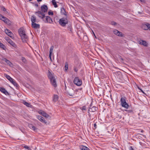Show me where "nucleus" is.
Instances as JSON below:
<instances>
[{
    "instance_id": "a18cd8bd",
    "label": "nucleus",
    "mask_w": 150,
    "mask_h": 150,
    "mask_svg": "<svg viewBox=\"0 0 150 150\" xmlns=\"http://www.w3.org/2000/svg\"><path fill=\"white\" fill-rule=\"evenodd\" d=\"M94 127L95 128V129H96L97 127V125L96 123H95L94 124Z\"/></svg>"
},
{
    "instance_id": "ea45409f",
    "label": "nucleus",
    "mask_w": 150,
    "mask_h": 150,
    "mask_svg": "<svg viewBox=\"0 0 150 150\" xmlns=\"http://www.w3.org/2000/svg\"><path fill=\"white\" fill-rule=\"evenodd\" d=\"M117 117H118L119 119H121L122 118V116L121 115H120L119 114H118V113H117Z\"/></svg>"
},
{
    "instance_id": "72a5a7b5",
    "label": "nucleus",
    "mask_w": 150,
    "mask_h": 150,
    "mask_svg": "<svg viewBox=\"0 0 150 150\" xmlns=\"http://www.w3.org/2000/svg\"><path fill=\"white\" fill-rule=\"evenodd\" d=\"M65 71H67L68 69V64L67 62L65 63Z\"/></svg>"
},
{
    "instance_id": "f3484780",
    "label": "nucleus",
    "mask_w": 150,
    "mask_h": 150,
    "mask_svg": "<svg viewBox=\"0 0 150 150\" xmlns=\"http://www.w3.org/2000/svg\"><path fill=\"white\" fill-rule=\"evenodd\" d=\"M139 43L146 47H147L148 45V43L146 41H144L142 40H140L139 41Z\"/></svg>"
},
{
    "instance_id": "f8f14e48",
    "label": "nucleus",
    "mask_w": 150,
    "mask_h": 150,
    "mask_svg": "<svg viewBox=\"0 0 150 150\" xmlns=\"http://www.w3.org/2000/svg\"><path fill=\"white\" fill-rule=\"evenodd\" d=\"M41 11L43 13L47 12L48 9L47 6L46 5H43L41 6Z\"/></svg>"
},
{
    "instance_id": "603ef678",
    "label": "nucleus",
    "mask_w": 150,
    "mask_h": 150,
    "mask_svg": "<svg viewBox=\"0 0 150 150\" xmlns=\"http://www.w3.org/2000/svg\"><path fill=\"white\" fill-rule=\"evenodd\" d=\"M141 2H143L144 1V0H140Z\"/></svg>"
},
{
    "instance_id": "dca6fc26",
    "label": "nucleus",
    "mask_w": 150,
    "mask_h": 150,
    "mask_svg": "<svg viewBox=\"0 0 150 150\" xmlns=\"http://www.w3.org/2000/svg\"><path fill=\"white\" fill-rule=\"evenodd\" d=\"M0 91L1 92L3 93L6 95H7L8 94V91L4 88H0Z\"/></svg>"
},
{
    "instance_id": "09e8293b",
    "label": "nucleus",
    "mask_w": 150,
    "mask_h": 150,
    "mask_svg": "<svg viewBox=\"0 0 150 150\" xmlns=\"http://www.w3.org/2000/svg\"><path fill=\"white\" fill-rule=\"evenodd\" d=\"M37 1L38 2L42 1V0H37Z\"/></svg>"
},
{
    "instance_id": "aec40b11",
    "label": "nucleus",
    "mask_w": 150,
    "mask_h": 150,
    "mask_svg": "<svg viewBox=\"0 0 150 150\" xmlns=\"http://www.w3.org/2000/svg\"><path fill=\"white\" fill-rule=\"evenodd\" d=\"M38 118L41 122L44 123H46V121L45 120V119L44 118V117H42V116H38Z\"/></svg>"
},
{
    "instance_id": "c756f323",
    "label": "nucleus",
    "mask_w": 150,
    "mask_h": 150,
    "mask_svg": "<svg viewBox=\"0 0 150 150\" xmlns=\"http://www.w3.org/2000/svg\"><path fill=\"white\" fill-rule=\"evenodd\" d=\"M0 47L4 50H6V47L5 46L3 43L0 42Z\"/></svg>"
},
{
    "instance_id": "393cba45",
    "label": "nucleus",
    "mask_w": 150,
    "mask_h": 150,
    "mask_svg": "<svg viewBox=\"0 0 150 150\" xmlns=\"http://www.w3.org/2000/svg\"><path fill=\"white\" fill-rule=\"evenodd\" d=\"M31 21L32 23H35L36 22V18L34 15L32 16L31 17Z\"/></svg>"
},
{
    "instance_id": "9d476101",
    "label": "nucleus",
    "mask_w": 150,
    "mask_h": 150,
    "mask_svg": "<svg viewBox=\"0 0 150 150\" xmlns=\"http://www.w3.org/2000/svg\"><path fill=\"white\" fill-rule=\"evenodd\" d=\"M43 21H44L45 23H52L53 22V21L51 18L48 16H45Z\"/></svg>"
},
{
    "instance_id": "39448f33",
    "label": "nucleus",
    "mask_w": 150,
    "mask_h": 150,
    "mask_svg": "<svg viewBox=\"0 0 150 150\" xmlns=\"http://www.w3.org/2000/svg\"><path fill=\"white\" fill-rule=\"evenodd\" d=\"M59 23L62 27H65L68 23V21L67 18H62L59 21Z\"/></svg>"
},
{
    "instance_id": "79ce46f5",
    "label": "nucleus",
    "mask_w": 150,
    "mask_h": 150,
    "mask_svg": "<svg viewBox=\"0 0 150 150\" xmlns=\"http://www.w3.org/2000/svg\"><path fill=\"white\" fill-rule=\"evenodd\" d=\"M2 10L4 11H6V9L4 7H3L2 8Z\"/></svg>"
},
{
    "instance_id": "4c0bfd02",
    "label": "nucleus",
    "mask_w": 150,
    "mask_h": 150,
    "mask_svg": "<svg viewBox=\"0 0 150 150\" xmlns=\"http://www.w3.org/2000/svg\"><path fill=\"white\" fill-rule=\"evenodd\" d=\"M48 13L49 15H53L54 14L53 12L52 11H49Z\"/></svg>"
},
{
    "instance_id": "20e7f679",
    "label": "nucleus",
    "mask_w": 150,
    "mask_h": 150,
    "mask_svg": "<svg viewBox=\"0 0 150 150\" xmlns=\"http://www.w3.org/2000/svg\"><path fill=\"white\" fill-rule=\"evenodd\" d=\"M5 76L17 88H19V85L13 79L11 78L9 75L6 74Z\"/></svg>"
},
{
    "instance_id": "f257e3e1",
    "label": "nucleus",
    "mask_w": 150,
    "mask_h": 150,
    "mask_svg": "<svg viewBox=\"0 0 150 150\" xmlns=\"http://www.w3.org/2000/svg\"><path fill=\"white\" fill-rule=\"evenodd\" d=\"M48 77L50 80L52 85L54 87H57V85L56 83V79L53 74H52L49 71L48 73Z\"/></svg>"
},
{
    "instance_id": "473e14b6",
    "label": "nucleus",
    "mask_w": 150,
    "mask_h": 150,
    "mask_svg": "<svg viewBox=\"0 0 150 150\" xmlns=\"http://www.w3.org/2000/svg\"><path fill=\"white\" fill-rule=\"evenodd\" d=\"M53 50V47H51L50 50L49 56L50 57V58H51V54H52V53Z\"/></svg>"
},
{
    "instance_id": "c85d7f7f",
    "label": "nucleus",
    "mask_w": 150,
    "mask_h": 150,
    "mask_svg": "<svg viewBox=\"0 0 150 150\" xmlns=\"http://www.w3.org/2000/svg\"><path fill=\"white\" fill-rule=\"evenodd\" d=\"M80 148L81 150H90L88 148L84 146H82Z\"/></svg>"
},
{
    "instance_id": "c03bdc74",
    "label": "nucleus",
    "mask_w": 150,
    "mask_h": 150,
    "mask_svg": "<svg viewBox=\"0 0 150 150\" xmlns=\"http://www.w3.org/2000/svg\"><path fill=\"white\" fill-rule=\"evenodd\" d=\"M74 70L76 72H77L78 71V70L76 67H75L74 68Z\"/></svg>"
},
{
    "instance_id": "4be33fe9",
    "label": "nucleus",
    "mask_w": 150,
    "mask_h": 150,
    "mask_svg": "<svg viewBox=\"0 0 150 150\" xmlns=\"http://www.w3.org/2000/svg\"><path fill=\"white\" fill-rule=\"evenodd\" d=\"M58 99V96L57 95H54L53 96V101L55 102L57 101Z\"/></svg>"
},
{
    "instance_id": "7ed1b4c3",
    "label": "nucleus",
    "mask_w": 150,
    "mask_h": 150,
    "mask_svg": "<svg viewBox=\"0 0 150 150\" xmlns=\"http://www.w3.org/2000/svg\"><path fill=\"white\" fill-rule=\"evenodd\" d=\"M126 100L127 98L125 96L122 97L120 99V102L122 106L127 109L129 107V105L126 102Z\"/></svg>"
},
{
    "instance_id": "c9c22d12",
    "label": "nucleus",
    "mask_w": 150,
    "mask_h": 150,
    "mask_svg": "<svg viewBox=\"0 0 150 150\" xmlns=\"http://www.w3.org/2000/svg\"><path fill=\"white\" fill-rule=\"evenodd\" d=\"M23 147H24V148L25 149H26L28 150H31V149L27 146H26V145L24 146H23Z\"/></svg>"
},
{
    "instance_id": "f03ea898",
    "label": "nucleus",
    "mask_w": 150,
    "mask_h": 150,
    "mask_svg": "<svg viewBox=\"0 0 150 150\" xmlns=\"http://www.w3.org/2000/svg\"><path fill=\"white\" fill-rule=\"evenodd\" d=\"M18 32L23 41V42H26L28 40V37L25 34L24 30L20 28L18 30Z\"/></svg>"
},
{
    "instance_id": "2f4dec72",
    "label": "nucleus",
    "mask_w": 150,
    "mask_h": 150,
    "mask_svg": "<svg viewBox=\"0 0 150 150\" xmlns=\"http://www.w3.org/2000/svg\"><path fill=\"white\" fill-rule=\"evenodd\" d=\"M7 19V18L3 16L1 14H0V19L4 21L5 22L4 20H6V19Z\"/></svg>"
},
{
    "instance_id": "a211bd4d",
    "label": "nucleus",
    "mask_w": 150,
    "mask_h": 150,
    "mask_svg": "<svg viewBox=\"0 0 150 150\" xmlns=\"http://www.w3.org/2000/svg\"><path fill=\"white\" fill-rule=\"evenodd\" d=\"M39 113L42 114L44 117H48L49 116V115L47 114L43 111H41L40 112H39Z\"/></svg>"
},
{
    "instance_id": "423d86ee",
    "label": "nucleus",
    "mask_w": 150,
    "mask_h": 150,
    "mask_svg": "<svg viewBox=\"0 0 150 150\" xmlns=\"http://www.w3.org/2000/svg\"><path fill=\"white\" fill-rule=\"evenodd\" d=\"M74 84L78 86H80L82 84V82L81 80L79 79V77H75L74 81Z\"/></svg>"
},
{
    "instance_id": "9b49d317",
    "label": "nucleus",
    "mask_w": 150,
    "mask_h": 150,
    "mask_svg": "<svg viewBox=\"0 0 150 150\" xmlns=\"http://www.w3.org/2000/svg\"><path fill=\"white\" fill-rule=\"evenodd\" d=\"M5 32L6 33L9 37H10L11 38H14L12 32L9 30L6 29L5 30Z\"/></svg>"
},
{
    "instance_id": "2eb2a0df",
    "label": "nucleus",
    "mask_w": 150,
    "mask_h": 150,
    "mask_svg": "<svg viewBox=\"0 0 150 150\" xmlns=\"http://www.w3.org/2000/svg\"><path fill=\"white\" fill-rule=\"evenodd\" d=\"M114 33L119 36H122V33L121 32H120V31H118V30H115L113 31Z\"/></svg>"
},
{
    "instance_id": "3c124183",
    "label": "nucleus",
    "mask_w": 150,
    "mask_h": 150,
    "mask_svg": "<svg viewBox=\"0 0 150 150\" xmlns=\"http://www.w3.org/2000/svg\"><path fill=\"white\" fill-rule=\"evenodd\" d=\"M140 90H141V91H142V92L144 93V92L142 90V89H140Z\"/></svg>"
},
{
    "instance_id": "e433bc0d",
    "label": "nucleus",
    "mask_w": 150,
    "mask_h": 150,
    "mask_svg": "<svg viewBox=\"0 0 150 150\" xmlns=\"http://www.w3.org/2000/svg\"><path fill=\"white\" fill-rule=\"evenodd\" d=\"M22 62L24 63H25L26 62V59L24 57H22Z\"/></svg>"
},
{
    "instance_id": "de8ad7c7",
    "label": "nucleus",
    "mask_w": 150,
    "mask_h": 150,
    "mask_svg": "<svg viewBox=\"0 0 150 150\" xmlns=\"http://www.w3.org/2000/svg\"><path fill=\"white\" fill-rule=\"evenodd\" d=\"M92 32H93V35H94V36H95V38H96V35H95V34L94 33V32H93V31Z\"/></svg>"
},
{
    "instance_id": "7c9ffc66",
    "label": "nucleus",
    "mask_w": 150,
    "mask_h": 150,
    "mask_svg": "<svg viewBox=\"0 0 150 150\" xmlns=\"http://www.w3.org/2000/svg\"><path fill=\"white\" fill-rule=\"evenodd\" d=\"M52 3L55 8H57L58 7L57 5V4L55 0H52Z\"/></svg>"
},
{
    "instance_id": "37998d69",
    "label": "nucleus",
    "mask_w": 150,
    "mask_h": 150,
    "mask_svg": "<svg viewBox=\"0 0 150 150\" xmlns=\"http://www.w3.org/2000/svg\"><path fill=\"white\" fill-rule=\"evenodd\" d=\"M111 23L112 25H117V23L114 22H112Z\"/></svg>"
},
{
    "instance_id": "f704fd0d",
    "label": "nucleus",
    "mask_w": 150,
    "mask_h": 150,
    "mask_svg": "<svg viewBox=\"0 0 150 150\" xmlns=\"http://www.w3.org/2000/svg\"><path fill=\"white\" fill-rule=\"evenodd\" d=\"M67 29L68 30L70 31H71L72 29V26L71 25H69L67 26Z\"/></svg>"
},
{
    "instance_id": "ddd939ff",
    "label": "nucleus",
    "mask_w": 150,
    "mask_h": 150,
    "mask_svg": "<svg viewBox=\"0 0 150 150\" xmlns=\"http://www.w3.org/2000/svg\"><path fill=\"white\" fill-rule=\"evenodd\" d=\"M74 90L72 88H70L68 91L67 93L70 96H73L74 94Z\"/></svg>"
},
{
    "instance_id": "6e6d98bb",
    "label": "nucleus",
    "mask_w": 150,
    "mask_h": 150,
    "mask_svg": "<svg viewBox=\"0 0 150 150\" xmlns=\"http://www.w3.org/2000/svg\"><path fill=\"white\" fill-rule=\"evenodd\" d=\"M29 1H32V0H28Z\"/></svg>"
},
{
    "instance_id": "cd10ccee",
    "label": "nucleus",
    "mask_w": 150,
    "mask_h": 150,
    "mask_svg": "<svg viewBox=\"0 0 150 150\" xmlns=\"http://www.w3.org/2000/svg\"><path fill=\"white\" fill-rule=\"evenodd\" d=\"M61 12L62 14L66 15V12L64 8H62L61 9Z\"/></svg>"
},
{
    "instance_id": "58836bf2",
    "label": "nucleus",
    "mask_w": 150,
    "mask_h": 150,
    "mask_svg": "<svg viewBox=\"0 0 150 150\" xmlns=\"http://www.w3.org/2000/svg\"><path fill=\"white\" fill-rule=\"evenodd\" d=\"M124 111L127 112L128 113H131L133 112L132 110H124Z\"/></svg>"
},
{
    "instance_id": "0eeeda50",
    "label": "nucleus",
    "mask_w": 150,
    "mask_h": 150,
    "mask_svg": "<svg viewBox=\"0 0 150 150\" xmlns=\"http://www.w3.org/2000/svg\"><path fill=\"white\" fill-rule=\"evenodd\" d=\"M35 14H37L38 17L42 19L43 20L45 18V13H43L41 11H36L35 12Z\"/></svg>"
},
{
    "instance_id": "a19ab883",
    "label": "nucleus",
    "mask_w": 150,
    "mask_h": 150,
    "mask_svg": "<svg viewBox=\"0 0 150 150\" xmlns=\"http://www.w3.org/2000/svg\"><path fill=\"white\" fill-rule=\"evenodd\" d=\"M129 150H134L132 146H130L129 148Z\"/></svg>"
},
{
    "instance_id": "5701e85b",
    "label": "nucleus",
    "mask_w": 150,
    "mask_h": 150,
    "mask_svg": "<svg viewBox=\"0 0 150 150\" xmlns=\"http://www.w3.org/2000/svg\"><path fill=\"white\" fill-rule=\"evenodd\" d=\"M79 108L82 111L83 113L85 112L86 111V107L85 105L80 107Z\"/></svg>"
},
{
    "instance_id": "5fc2aeb1",
    "label": "nucleus",
    "mask_w": 150,
    "mask_h": 150,
    "mask_svg": "<svg viewBox=\"0 0 150 150\" xmlns=\"http://www.w3.org/2000/svg\"><path fill=\"white\" fill-rule=\"evenodd\" d=\"M144 132V131L143 130H141V132L143 133Z\"/></svg>"
},
{
    "instance_id": "6e6552de",
    "label": "nucleus",
    "mask_w": 150,
    "mask_h": 150,
    "mask_svg": "<svg viewBox=\"0 0 150 150\" xmlns=\"http://www.w3.org/2000/svg\"><path fill=\"white\" fill-rule=\"evenodd\" d=\"M91 105L92 103L90 105V107L89 108L88 112V115L90 114L89 112H94L98 109V108L96 106H93L92 107Z\"/></svg>"
},
{
    "instance_id": "b1692460",
    "label": "nucleus",
    "mask_w": 150,
    "mask_h": 150,
    "mask_svg": "<svg viewBox=\"0 0 150 150\" xmlns=\"http://www.w3.org/2000/svg\"><path fill=\"white\" fill-rule=\"evenodd\" d=\"M28 126L31 129H32L34 131H35L37 129V128H36L32 124H29Z\"/></svg>"
},
{
    "instance_id": "bb28decb",
    "label": "nucleus",
    "mask_w": 150,
    "mask_h": 150,
    "mask_svg": "<svg viewBox=\"0 0 150 150\" xmlns=\"http://www.w3.org/2000/svg\"><path fill=\"white\" fill-rule=\"evenodd\" d=\"M23 103L27 107L30 108L32 106V105L30 103L25 101H23Z\"/></svg>"
},
{
    "instance_id": "4468645a",
    "label": "nucleus",
    "mask_w": 150,
    "mask_h": 150,
    "mask_svg": "<svg viewBox=\"0 0 150 150\" xmlns=\"http://www.w3.org/2000/svg\"><path fill=\"white\" fill-rule=\"evenodd\" d=\"M150 24L147 23L146 24H143L142 26V28L144 30H147L149 28V26Z\"/></svg>"
},
{
    "instance_id": "6ab92c4d",
    "label": "nucleus",
    "mask_w": 150,
    "mask_h": 150,
    "mask_svg": "<svg viewBox=\"0 0 150 150\" xmlns=\"http://www.w3.org/2000/svg\"><path fill=\"white\" fill-rule=\"evenodd\" d=\"M32 26L35 28H40V25L35 23H32Z\"/></svg>"
},
{
    "instance_id": "412c9836",
    "label": "nucleus",
    "mask_w": 150,
    "mask_h": 150,
    "mask_svg": "<svg viewBox=\"0 0 150 150\" xmlns=\"http://www.w3.org/2000/svg\"><path fill=\"white\" fill-rule=\"evenodd\" d=\"M3 60L8 65L10 66H11L12 64L10 61L7 59L6 58H4L3 59Z\"/></svg>"
},
{
    "instance_id": "1a4fd4ad",
    "label": "nucleus",
    "mask_w": 150,
    "mask_h": 150,
    "mask_svg": "<svg viewBox=\"0 0 150 150\" xmlns=\"http://www.w3.org/2000/svg\"><path fill=\"white\" fill-rule=\"evenodd\" d=\"M6 40L8 43L12 46L13 47L15 48H16L17 47L16 45L8 37L6 38Z\"/></svg>"
},
{
    "instance_id": "a878e982",
    "label": "nucleus",
    "mask_w": 150,
    "mask_h": 150,
    "mask_svg": "<svg viewBox=\"0 0 150 150\" xmlns=\"http://www.w3.org/2000/svg\"><path fill=\"white\" fill-rule=\"evenodd\" d=\"M5 22H4L6 23L8 25H11V21L8 19L7 18L6 19V20H4Z\"/></svg>"
},
{
    "instance_id": "8fccbe9b",
    "label": "nucleus",
    "mask_w": 150,
    "mask_h": 150,
    "mask_svg": "<svg viewBox=\"0 0 150 150\" xmlns=\"http://www.w3.org/2000/svg\"><path fill=\"white\" fill-rule=\"evenodd\" d=\"M97 62L98 63V61H96L95 62V64H96V63Z\"/></svg>"
},
{
    "instance_id": "49530a36",
    "label": "nucleus",
    "mask_w": 150,
    "mask_h": 150,
    "mask_svg": "<svg viewBox=\"0 0 150 150\" xmlns=\"http://www.w3.org/2000/svg\"><path fill=\"white\" fill-rule=\"evenodd\" d=\"M35 6L36 7H38V4H35Z\"/></svg>"
},
{
    "instance_id": "864d4df0",
    "label": "nucleus",
    "mask_w": 150,
    "mask_h": 150,
    "mask_svg": "<svg viewBox=\"0 0 150 150\" xmlns=\"http://www.w3.org/2000/svg\"><path fill=\"white\" fill-rule=\"evenodd\" d=\"M148 29H149V30H150V25L149 26V28Z\"/></svg>"
}]
</instances>
